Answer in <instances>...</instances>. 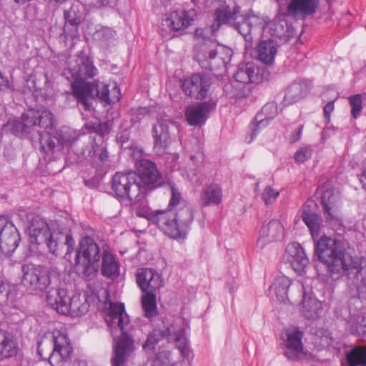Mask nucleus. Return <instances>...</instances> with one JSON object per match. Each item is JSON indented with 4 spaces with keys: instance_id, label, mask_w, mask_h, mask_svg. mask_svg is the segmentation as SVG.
Returning <instances> with one entry per match:
<instances>
[{
    "instance_id": "nucleus-1",
    "label": "nucleus",
    "mask_w": 366,
    "mask_h": 366,
    "mask_svg": "<svg viewBox=\"0 0 366 366\" xmlns=\"http://www.w3.org/2000/svg\"><path fill=\"white\" fill-rule=\"evenodd\" d=\"M222 24L232 26L243 36L245 41V50L252 49L254 39L264 31L266 21L254 14H243L241 8L229 6L217 8L214 11L213 24L209 28H198L195 36L198 41L195 46V59L202 68L208 70H217L225 66L232 56V50L219 46L209 37L214 35Z\"/></svg>"
},
{
    "instance_id": "nucleus-2",
    "label": "nucleus",
    "mask_w": 366,
    "mask_h": 366,
    "mask_svg": "<svg viewBox=\"0 0 366 366\" xmlns=\"http://www.w3.org/2000/svg\"><path fill=\"white\" fill-rule=\"evenodd\" d=\"M315 252L332 273L345 274L350 290H356L357 297L366 301V259L349 255L341 239L322 236L315 244Z\"/></svg>"
},
{
    "instance_id": "nucleus-3",
    "label": "nucleus",
    "mask_w": 366,
    "mask_h": 366,
    "mask_svg": "<svg viewBox=\"0 0 366 366\" xmlns=\"http://www.w3.org/2000/svg\"><path fill=\"white\" fill-rule=\"evenodd\" d=\"M98 74L92 59L81 52L75 61V65L64 68L62 75L71 82L74 97L79 106L85 111L91 110L94 97L107 104H114L120 100V89L114 84L112 90L107 84L97 81L92 84L86 81V79L94 78Z\"/></svg>"
},
{
    "instance_id": "nucleus-4",
    "label": "nucleus",
    "mask_w": 366,
    "mask_h": 366,
    "mask_svg": "<svg viewBox=\"0 0 366 366\" xmlns=\"http://www.w3.org/2000/svg\"><path fill=\"white\" fill-rule=\"evenodd\" d=\"M171 199L168 210L149 212L145 217L167 236L184 240L194 220V209L182 203V195L174 184H171Z\"/></svg>"
},
{
    "instance_id": "nucleus-5",
    "label": "nucleus",
    "mask_w": 366,
    "mask_h": 366,
    "mask_svg": "<svg viewBox=\"0 0 366 366\" xmlns=\"http://www.w3.org/2000/svg\"><path fill=\"white\" fill-rule=\"evenodd\" d=\"M52 113L44 109L42 111H29L23 114L21 121L16 127L22 134H30L36 132L39 136L41 148L45 152L49 151H59L63 147L71 145L77 141L76 132L69 127H63L53 135L45 130L41 131L37 128L46 129L52 124Z\"/></svg>"
},
{
    "instance_id": "nucleus-6",
    "label": "nucleus",
    "mask_w": 366,
    "mask_h": 366,
    "mask_svg": "<svg viewBox=\"0 0 366 366\" xmlns=\"http://www.w3.org/2000/svg\"><path fill=\"white\" fill-rule=\"evenodd\" d=\"M31 244L45 245L55 256L59 255L66 247V253L72 252L75 244L70 232L61 227L59 221L47 223L39 216L34 217L28 227Z\"/></svg>"
},
{
    "instance_id": "nucleus-7",
    "label": "nucleus",
    "mask_w": 366,
    "mask_h": 366,
    "mask_svg": "<svg viewBox=\"0 0 366 366\" xmlns=\"http://www.w3.org/2000/svg\"><path fill=\"white\" fill-rule=\"evenodd\" d=\"M105 320L112 330L118 328L122 332L121 335L114 340L112 365V366H125L126 362L134 352L135 346L132 335L124 330L125 326L129 322L124 305L121 302H111Z\"/></svg>"
},
{
    "instance_id": "nucleus-8",
    "label": "nucleus",
    "mask_w": 366,
    "mask_h": 366,
    "mask_svg": "<svg viewBox=\"0 0 366 366\" xmlns=\"http://www.w3.org/2000/svg\"><path fill=\"white\" fill-rule=\"evenodd\" d=\"M165 338L169 342H174L182 355L189 357L191 350L187 338L186 328L174 325L172 320L162 319L153 331L149 334L145 342L143 344V350L146 352H153L156 345L162 339Z\"/></svg>"
},
{
    "instance_id": "nucleus-9",
    "label": "nucleus",
    "mask_w": 366,
    "mask_h": 366,
    "mask_svg": "<svg viewBox=\"0 0 366 366\" xmlns=\"http://www.w3.org/2000/svg\"><path fill=\"white\" fill-rule=\"evenodd\" d=\"M101 249L94 239L86 235L79 242L75 255V266L86 281L93 280L99 272Z\"/></svg>"
},
{
    "instance_id": "nucleus-10",
    "label": "nucleus",
    "mask_w": 366,
    "mask_h": 366,
    "mask_svg": "<svg viewBox=\"0 0 366 366\" xmlns=\"http://www.w3.org/2000/svg\"><path fill=\"white\" fill-rule=\"evenodd\" d=\"M73 348L66 334L56 330L52 334L51 341L42 340L38 344L37 353L41 359L48 360L51 366H62L70 359Z\"/></svg>"
},
{
    "instance_id": "nucleus-11",
    "label": "nucleus",
    "mask_w": 366,
    "mask_h": 366,
    "mask_svg": "<svg viewBox=\"0 0 366 366\" xmlns=\"http://www.w3.org/2000/svg\"><path fill=\"white\" fill-rule=\"evenodd\" d=\"M114 195L121 201L136 203L144 197L146 189L140 185L135 172H117L112 181Z\"/></svg>"
},
{
    "instance_id": "nucleus-12",
    "label": "nucleus",
    "mask_w": 366,
    "mask_h": 366,
    "mask_svg": "<svg viewBox=\"0 0 366 366\" xmlns=\"http://www.w3.org/2000/svg\"><path fill=\"white\" fill-rule=\"evenodd\" d=\"M21 269L22 283L31 290L43 291L59 283L60 272L56 267L46 269L33 264H23Z\"/></svg>"
},
{
    "instance_id": "nucleus-13",
    "label": "nucleus",
    "mask_w": 366,
    "mask_h": 366,
    "mask_svg": "<svg viewBox=\"0 0 366 366\" xmlns=\"http://www.w3.org/2000/svg\"><path fill=\"white\" fill-rule=\"evenodd\" d=\"M75 149L79 158L87 159L94 167H102L109 162L107 144L101 137H84L76 143Z\"/></svg>"
},
{
    "instance_id": "nucleus-14",
    "label": "nucleus",
    "mask_w": 366,
    "mask_h": 366,
    "mask_svg": "<svg viewBox=\"0 0 366 366\" xmlns=\"http://www.w3.org/2000/svg\"><path fill=\"white\" fill-rule=\"evenodd\" d=\"M317 191L321 194V202L326 221L333 225L340 224L341 219L337 206L340 197L338 192L330 182L319 187Z\"/></svg>"
},
{
    "instance_id": "nucleus-15",
    "label": "nucleus",
    "mask_w": 366,
    "mask_h": 366,
    "mask_svg": "<svg viewBox=\"0 0 366 366\" xmlns=\"http://www.w3.org/2000/svg\"><path fill=\"white\" fill-rule=\"evenodd\" d=\"M194 9L176 10L167 14L162 21L161 31L162 33L181 32L189 26L194 20ZM162 34V36H164Z\"/></svg>"
},
{
    "instance_id": "nucleus-16",
    "label": "nucleus",
    "mask_w": 366,
    "mask_h": 366,
    "mask_svg": "<svg viewBox=\"0 0 366 366\" xmlns=\"http://www.w3.org/2000/svg\"><path fill=\"white\" fill-rule=\"evenodd\" d=\"M20 234L7 217H0V257L11 255L19 246Z\"/></svg>"
},
{
    "instance_id": "nucleus-17",
    "label": "nucleus",
    "mask_w": 366,
    "mask_h": 366,
    "mask_svg": "<svg viewBox=\"0 0 366 366\" xmlns=\"http://www.w3.org/2000/svg\"><path fill=\"white\" fill-rule=\"evenodd\" d=\"M212 85V79L203 73L192 74L182 83V88L186 95L196 99L207 97Z\"/></svg>"
},
{
    "instance_id": "nucleus-18",
    "label": "nucleus",
    "mask_w": 366,
    "mask_h": 366,
    "mask_svg": "<svg viewBox=\"0 0 366 366\" xmlns=\"http://www.w3.org/2000/svg\"><path fill=\"white\" fill-rule=\"evenodd\" d=\"M154 151L158 156L169 154L172 139L167 121L159 120L152 128Z\"/></svg>"
},
{
    "instance_id": "nucleus-19",
    "label": "nucleus",
    "mask_w": 366,
    "mask_h": 366,
    "mask_svg": "<svg viewBox=\"0 0 366 366\" xmlns=\"http://www.w3.org/2000/svg\"><path fill=\"white\" fill-rule=\"evenodd\" d=\"M284 235L285 229L281 222L272 219L261 227L257 246L262 249L269 244L282 240Z\"/></svg>"
},
{
    "instance_id": "nucleus-20",
    "label": "nucleus",
    "mask_w": 366,
    "mask_h": 366,
    "mask_svg": "<svg viewBox=\"0 0 366 366\" xmlns=\"http://www.w3.org/2000/svg\"><path fill=\"white\" fill-rule=\"evenodd\" d=\"M136 281L143 292H155L164 285V280L157 271L152 268H141L136 273Z\"/></svg>"
},
{
    "instance_id": "nucleus-21",
    "label": "nucleus",
    "mask_w": 366,
    "mask_h": 366,
    "mask_svg": "<svg viewBox=\"0 0 366 366\" xmlns=\"http://www.w3.org/2000/svg\"><path fill=\"white\" fill-rule=\"evenodd\" d=\"M24 92H31L36 97H40L44 99L50 98L53 94L51 84L46 74L38 76L30 75L25 81Z\"/></svg>"
},
{
    "instance_id": "nucleus-22",
    "label": "nucleus",
    "mask_w": 366,
    "mask_h": 366,
    "mask_svg": "<svg viewBox=\"0 0 366 366\" xmlns=\"http://www.w3.org/2000/svg\"><path fill=\"white\" fill-rule=\"evenodd\" d=\"M216 102L209 100L189 105L186 108L185 116L190 126L202 125L205 123L209 113L215 108Z\"/></svg>"
},
{
    "instance_id": "nucleus-23",
    "label": "nucleus",
    "mask_w": 366,
    "mask_h": 366,
    "mask_svg": "<svg viewBox=\"0 0 366 366\" xmlns=\"http://www.w3.org/2000/svg\"><path fill=\"white\" fill-rule=\"evenodd\" d=\"M285 257L292 269L299 274L305 272L309 259L304 249L297 242L289 244L286 248Z\"/></svg>"
},
{
    "instance_id": "nucleus-24",
    "label": "nucleus",
    "mask_w": 366,
    "mask_h": 366,
    "mask_svg": "<svg viewBox=\"0 0 366 366\" xmlns=\"http://www.w3.org/2000/svg\"><path fill=\"white\" fill-rule=\"evenodd\" d=\"M138 180L147 185L155 184V187L162 184V175L158 170L157 165L153 162L142 159L137 166Z\"/></svg>"
},
{
    "instance_id": "nucleus-25",
    "label": "nucleus",
    "mask_w": 366,
    "mask_h": 366,
    "mask_svg": "<svg viewBox=\"0 0 366 366\" xmlns=\"http://www.w3.org/2000/svg\"><path fill=\"white\" fill-rule=\"evenodd\" d=\"M287 336L284 352L285 357L291 361H297L305 358L306 353L303 350L302 342V332L297 330L287 333Z\"/></svg>"
},
{
    "instance_id": "nucleus-26",
    "label": "nucleus",
    "mask_w": 366,
    "mask_h": 366,
    "mask_svg": "<svg viewBox=\"0 0 366 366\" xmlns=\"http://www.w3.org/2000/svg\"><path fill=\"white\" fill-rule=\"evenodd\" d=\"M234 79L243 84H259L262 80V74L260 69L253 62H247L238 66Z\"/></svg>"
},
{
    "instance_id": "nucleus-27",
    "label": "nucleus",
    "mask_w": 366,
    "mask_h": 366,
    "mask_svg": "<svg viewBox=\"0 0 366 366\" xmlns=\"http://www.w3.org/2000/svg\"><path fill=\"white\" fill-rule=\"evenodd\" d=\"M47 304L58 313L61 314V308L67 301L69 300V295L66 289L61 287V284L56 283V285H51L46 295Z\"/></svg>"
},
{
    "instance_id": "nucleus-28",
    "label": "nucleus",
    "mask_w": 366,
    "mask_h": 366,
    "mask_svg": "<svg viewBox=\"0 0 366 366\" xmlns=\"http://www.w3.org/2000/svg\"><path fill=\"white\" fill-rule=\"evenodd\" d=\"M93 39L96 45L104 51H111L118 43L116 31L107 26L96 30L93 34Z\"/></svg>"
},
{
    "instance_id": "nucleus-29",
    "label": "nucleus",
    "mask_w": 366,
    "mask_h": 366,
    "mask_svg": "<svg viewBox=\"0 0 366 366\" xmlns=\"http://www.w3.org/2000/svg\"><path fill=\"white\" fill-rule=\"evenodd\" d=\"M317 4V0H291L287 12L297 19H305L315 12Z\"/></svg>"
},
{
    "instance_id": "nucleus-30",
    "label": "nucleus",
    "mask_w": 366,
    "mask_h": 366,
    "mask_svg": "<svg viewBox=\"0 0 366 366\" xmlns=\"http://www.w3.org/2000/svg\"><path fill=\"white\" fill-rule=\"evenodd\" d=\"M277 53V44L272 39L260 41L255 47L257 59L265 65H272Z\"/></svg>"
},
{
    "instance_id": "nucleus-31",
    "label": "nucleus",
    "mask_w": 366,
    "mask_h": 366,
    "mask_svg": "<svg viewBox=\"0 0 366 366\" xmlns=\"http://www.w3.org/2000/svg\"><path fill=\"white\" fill-rule=\"evenodd\" d=\"M89 308V304L85 297L81 299L80 295H74L69 296V300L62 306L61 310L62 315L79 317L87 312Z\"/></svg>"
},
{
    "instance_id": "nucleus-32",
    "label": "nucleus",
    "mask_w": 366,
    "mask_h": 366,
    "mask_svg": "<svg viewBox=\"0 0 366 366\" xmlns=\"http://www.w3.org/2000/svg\"><path fill=\"white\" fill-rule=\"evenodd\" d=\"M310 83L303 80L294 82L287 88L284 100L286 104H290L303 99L310 91Z\"/></svg>"
},
{
    "instance_id": "nucleus-33",
    "label": "nucleus",
    "mask_w": 366,
    "mask_h": 366,
    "mask_svg": "<svg viewBox=\"0 0 366 366\" xmlns=\"http://www.w3.org/2000/svg\"><path fill=\"white\" fill-rule=\"evenodd\" d=\"M222 198V191L220 186L217 184H211L203 188L200 196V203L203 207L218 205L221 203Z\"/></svg>"
},
{
    "instance_id": "nucleus-34",
    "label": "nucleus",
    "mask_w": 366,
    "mask_h": 366,
    "mask_svg": "<svg viewBox=\"0 0 366 366\" xmlns=\"http://www.w3.org/2000/svg\"><path fill=\"white\" fill-rule=\"evenodd\" d=\"M102 257L101 271L102 275L106 277L118 276L119 265L114 255L111 254L107 249H103Z\"/></svg>"
},
{
    "instance_id": "nucleus-35",
    "label": "nucleus",
    "mask_w": 366,
    "mask_h": 366,
    "mask_svg": "<svg viewBox=\"0 0 366 366\" xmlns=\"http://www.w3.org/2000/svg\"><path fill=\"white\" fill-rule=\"evenodd\" d=\"M17 345L12 337L0 329V359L3 360L17 354Z\"/></svg>"
},
{
    "instance_id": "nucleus-36",
    "label": "nucleus",
    "mask_w": 366,
    "mask_h": 366,
    "mask_svg": "<svg viewBox=\"0 0 366 366\" xmlns=\"http://www.w3.org/2000/svg\"><path fill=\"white\" fill-rule=\"evenodd\" d=\"M291 285V281L285 276L277 277L270 289L272 290L276 295L277 299L283 303L290 301L288 296V290Z\"/></svg>"
},
{
    "instance_id": "nucleus-37",
    "label": "nucleus",
    "mask_w": 366,
    "mask_h": 366,
    "mask_svg": "<svg viewBox=\"0 0 366 366\" xmlns=\"http://www.w3.org/2000/svg\"><path fill=\"white\" fill-rule=\"evenodd\" d=\"M302 217L309 228L312 239H315L320 234V229L322 222V218L309 209L305 208L302 212Z\"/></svg>"
},
{
    "instance_id": "nucleus-38",
    "label": "nucleus",
    "mask_w": 366,
    "mask_h": 366,
    "mask_svg": "<svg viewBox=\"0 0 366 366\" xmlns=\"http://www.w3.org/2000/svg\"><path fill=\"white\" fill-rule=\"evenodd\" d=\"M302 313L304 317L310 320L317 318L322 310L321 302L315 297H304L302 301Z\"/></svg>"
},
{
    "instance_id": "nucleus-39",
    "label": "nucleus",
    "mask_w": 366,
    "mask_h": 366,
    "mask_svg": "<svg viewBox=\"0 0 366 366\" xmlns=\"http://www.w3.org/2000/svg\"><path fill=\"white\" fill-rule=\"evenodd\" d=\"M347 366H366V347H355L346 354Z\"/></svg>"
},
{
    "instance_id": "nucleus-40",
    "label": "nucleus",
    "mask_w": 366,
    "mask_h": 366,
    "mask_svg": "<svg viewBox=\"0 0 366 366\" xmlns=\"http://www.w3.org/2000/svg\"><path fill=\"white\" fill-rule=\"evenodd\" d=\"M271 35L277 38H287L292 34L287 21L284 19H274L269 26Z\"/></svg>"
},
{
    "instance_id": "nucleus-41",
    "label": "nucleus",
    "mask_w": 366,
    "mask_h": 366,
    "mask_svg": "<svg viewBox=\"0 0 366 366\" xmlns=\"http://www.w3.org/2000/svg\"><path fill=\"white\" fill-rule=\"evenodd\" d=\"M112 122L107 120L104 122H88L84 127L90 133L89 136L104 137L108 134L112 129Z\"/></svg>"
},
{
    "instance_id": "nucleus-42",
    "label": "nucleus",
    "mask_w": 366,
    "mask_h": 366,
    "mask_svg": "<svg viewBox=\"0 0 366 366\" xmlns=\"http://www.w3.org/2000/svg\"><path fill=\"white\" fill-rule=\"evenodd\" d=\"M142 305L147 317L151 318L157 315V297L154 292H147L142 297Z\"/></svg>"
},
{
    "instance_id": "nucleus-43",
    "label": "nucleus",
    "mask_w": 366,
    "mask_h": 366,
    "mask_svg": "<svg viewBox=\"0 0 366 366\" xmlns=\"http://www.w3.org/2000/svg\"><path fill=\"white\" fill-rule=\"evenodd\" d=\"M262 114H256L254 121H252L249 127L250 132V137L248 142H252L255 137L259 134L262 129H264L269 122L264 119L261 117Z\"/></svg>"
},
{
    "instance_id": "nucleus-44",
    "label": "nucleus",
    "mask_w": 366,
    "mask_h": 366,
    "mask_svg": "<svg viewBox=\"0 0 366 366\" xmlns=\"http://www.w3.org/2000/svg\"><path fill=\"white\" fill-rule=\"evenodd\" d=\"M154 111L153 107H138L131 109V123L133 127L139 124L141 120Z\"/></svg>"
},
{
    "instance_id": "nucleus-45",
    "label": "nucleus",
    "mask_w": 366,
    "mask_h": 366,
    "mask_svg": "<svg viewBox=\"0 0 366 366\" xmlns=\"http://www.w3.org/2000/svg\"><path fill=\"white\" fill-rule=\"evenodd\" d=\"M176 360L171 351L163 350L156 355L151 366H175Z\"/></svg>"
},
{
    "instance_id": "nucleus-46",
    "label": "nucleus",
    "mask_w": 366,
    "mask_h": 366,
    "mask_svg": "<svg viewBox=\"0 0 366 366\" xmlns=\"http://www.w3.org/2000/svg\"><path fill=\"white\" fill-rule=\"evenodd\" d=\"M349 103L351 106V114L357 119L362 110V99L360 94L352 95L349 97Z\"/></svg>"
},
{
    "instance_id": "nucleus-47",
    "label": "nucleus",
    "mask_w": 366,
    "mask_h": 366,
    "mask_svg": "<svg viewBox=\"0 0 366 366\" xmlns=\"http://www.w3.org/2000/svg\"><path fill=\"white\" fill-rule=\"evenodd\" d=\"M278 113L277 105L274 102H269L266 104L262 109L261 112H258L257 114H262L261 117L262 119L267 120V122H270Z\"/></svg>"
},
{
    "instance_id": "nucleus-48",
    "label": "nucleus",
    "mask_w": 366,
    "mask_h": 366,
    "mask_svg": "<svg viewBox=\"0 0 366 366\" xmlns=\"http://www.w3.org/2000/svg\"><path fill=\"white\" fill-rule=\"evenodd\" d=\"M280 193L271 186H267L263 190L261 198L267 205L272 204L279 196Z\"/></svg>"
},
{
    "instance_id": "nucleus-49",
    "label": "nucleus",
    "mask_w": 366,
    "mask_h": 366,
    "mask_svg": "<svg viewBox=\"0 0 366 366\" xmlns=\"http://www.w3.org/2000/svg\"><path fill=\"white\" fill-rule=\"evenodd\" d=\"M312 149L310 147H304L298 149L294 155L296 162L301 163L311 157Z\"/></svg>"
},
{
    "instance_id": "nucleus-50",
    "label": "nucleus",
    "mask_w": 366,
    "mask_h": 366,
    "mask_svg": "<svg viewBox=\"0 0 366 366\" xmlns=\"http://www.w3.org/2000/svg\"><path fill=\"white\" fill-rule=\"evenodd\" d=\"M0 90L6 91V90H14L13 84L9 81L8 78L3 75L1 71H0Z\"/></svg>"
},
{
    "instance_id": "nucleus-51",
    "label": "nucleus",
    "mask_w": 366,
    "mask_h": 366,
    "mask_svg": "<svg viewBox=\"0 0 366 366\" xmlns=\"http://www.w3.org/2000/svg\"><path fill=\"white\" fill-rule=\"evenodd\" d=\"M0 90L6 91V90H14L13 84L9 81L8 78L3 75L1 71H0Z\"/></svg>"
},
{
    "instance_id": "nucleus-52",
    "label": "nucleus",
    "mask_w": 366,
    "mask_h": 366,
    "mask_svg": "<svg viewBox=\"0 0 366 366\" xmlns=\"http://www.w3.org/2000/svg\"><path fill=\"white\" fill-rule=\"evenodd\" d=\"M0 90L6 91V90H14L13 84L9 81L8 78L3 75L1 71H0Z\"/></svg>"
},
{
    "instance_id": "nucleus-53",
    "label": "nucleus",
    "mask_w": 366,
    "mask_h": 366,
    "mask_svg": "<svg viewBox=\"0 0 366 366\" xmlns=\"http://www.w3.org/2000/svg\"><path fill=\"white\" fill-rule=\"evenodd\" d=\"M64 17L66 23L76 26L80 23V19L72 15L71 11H64Z\"/></svg>"
},
{
    "instance_id": "nucleus-54",
    "label": "nucleus",
    "mask_w": 366,
    "mask_h": 366,
    "mask_svg": "<svg viewBox=\"0 0 366 366\" xmlns=\"http://www.w3.org/2000/svg\"><path fill=\"white\" fill-rule=\"evenodd\" d=\"M334 110V102H330L324 107V114L327 122H330V114Z\"/></svg>"
},
{
    "instance_id": "nucleus-55",
    "label": "nucleus",
    "mask_w": 366,
    "mask_h": 366,
    "mask_svg": "<svg viewBox=\"0 0 366 366\" xmlns=\"http://www.w3.org/2000/svg\"><path fill=\"white\" fill-rule=\"evenodd\" d=\"M357 332L362 335H366V316L362 317L357 325Z\"/></svg>"
},
{
    "instance_id": "nucleus-56",
    "label": "nucleus",
    "mask_w": 366,
    "mask_h": 366,
    "mask_svg": "<svg viewBox=\"0 0 366 366\" xmlns=\"http://www.w3.org/2000/svg\"><path fill=\"white\" fill-rule=\"evenodd\" d=\"M303 130V125H300L297 130H295L290 137V142H296L298 141L302 136Z\"/></svg>"
},
{
    "instance_id": "nucleus-57",
    "label": "nucleus",
    "mask_w": 366,
    "mask_h": 366,
    "mask_svg": "<svg viewBox=\"0 0 366 366\" xmlns=\"http://www.w3.org/2000/svg\"><path fill=\"white\" fill-rule=\"evenodd\" d=\"M359 179L362 184V189L366 192V159L364 162L362 171L359 175Z\"/></svg>"
},
{
    "instance_id": "nucleus-58",
    "label": "nucleus",
    "mask_w": 366,
    "mask_h": 366,
    "mask_svg": "<svg viewBox=\"0 0 366 366\" xmlns=\"http://www.w3.org/2000/svg\"><path fill=\"white\" fill-rule=\"evenodd\" d=\"M129 137V134L127 130L122 132V133H119L117 137L118 141H119L122 144L127 142Z\"/></svg>"
},
{
    "instance_id": "nucleus-59",
    "label": "nucleus",
    "mask_w": 366,
    "mask_h": 366,
    "mask_svg": "<svg viewBox=\"0 0 366 366\" xmlns=\"http://www.w3.org/2000/svg\"><path fill=\"white\" fill-rule=\"evenodd\" d=\"M116 1L117 0H97V4H98V6H108L114 4Z\"/></svg>"
},
{
    "instance_id": "nucleus-60",
    "label": "nucleus",
    "mask_w": 366,
    "mask_h": 366,
    "mask_svg": "<svg viewBox=\"0 0 366 366\" xmlns=\"http://www.w3.org/2000/svg\"><path fill=\"white\" fill-rule=\"evenodd\" d=\"M6 289L5 283L2 277H0V295H1Z\"/></svg>"
},
{
    "instance_id": "nucleus-61",
    "label": "nucleus",
    "mask_w": 366,
    "mask_h": 366,
    "mask_svg": "<svg viewBox=\"0 0 366 366\" xmlns=\"http://www.w3.org/2000/svg\"><path fill=\"white\" fill-rule=\"evenodd\" d=\"M54 1L56 3L61 4V3L64 2L66 0H54Z\"/></svg>"
}]
</instances>
